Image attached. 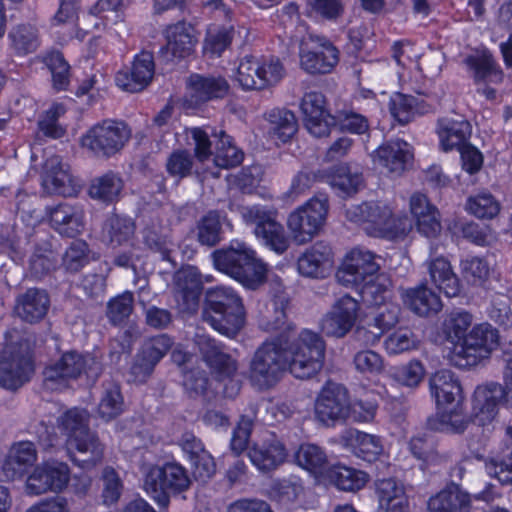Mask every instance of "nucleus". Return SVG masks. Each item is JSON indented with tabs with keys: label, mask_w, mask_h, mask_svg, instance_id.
Listing matches in <instances>:
<instances>
[{
	"label": "nucleus",
	"mask_w": 512,
	"mask_h": 512,
	"mask_svg": "<svg viewBox=\"0 0 512 512\" xmlns=\"http://www.w3.org/2000/svg\"><path fill=\"white\" fill-rule=\"evenodd\" d=\"M162 35L166 41L161 51L167 59H183L190 56L198 43V33L193 25L178 21L167 25Z\"/></svg>",
	"instance_id": "obj_21"
},
{
	"label": "nucleus",
	"mask_w": 512,
	"mask_h": 512,
	"mask_svg": "<svg viewBox=\"0 0 512 512\" xmlns=\"http://www.w3.org/2000/svg\"><path fill=\"white\" fill-rule=\"evenodd\" d=\"M50 226L60 235L75 237L85 228V215L81 207L60 203L46 208Z\"/></svg>",
	"instance_id": "obj_27"
},
{
	"label": "nucleus",
	"mask_w": 512,
	"mask_h": 512,
	"mask_svg": "<svg viewBox=\"0 0 512 512\" xmlns=\"http://www.w3.org/2000/svg\"><path fill=\"white\" fill-rule=\"evenodd\" d=\"M339 61V51L329 41L310 36L299 48L300 67L309 74L330 73Z\"/></svg>",
	"instance_id": "obj_15"
},
{
	"label": "nucleus",
	"mask_w": 512,
	"mask_h": 512,
	"mask_svg": "<svg viewBox=\"0 0 512 512\" xmlns=\"http://www.w3.org/2000/svg\"><path fill=\"white\" fill-rule=\"evenodd\" d=\"M267 135L276 145L289 142L298 129L293 112L285 108H273L266 114Z\"/></svg>",
	"instance_id": "obj_40"
},
{
	"label": "nucleus",
	"mask_w": 512,
	"mask_h": 512,
	"mask_svg": "<svg viewBox=\"0 0 512 512\" xmlns=\"http://www.w3.org/2000/svg\"><path fill=\"white\" fill-rule=\"evenodd\" d=\"M42 185L47 192L65 197L75 195L78 190V185L70 175L68 166L62 163L59 156H51L45 160Z\"/></svg>",
	"instance_id": "obj_28"
},
{
	"label": "nucleus",
	"mask_w": 512,
	"mask_h": 512,
	"mask_svg": "<svg viewBox=\"0 0 512 512\" xmlns=\"http://www.w3.org/2000/svg\"><path fill=\"white\" fill-rule=\"evenodd\" d=\"M195 341L205 362L216 374L215 377L218 381H224L236 372V361L224 351L215 339L205 334H198Z\"/></svg>",
	"instance_id": "obj_26"
},
{
	"label": "nucleus",
	"mask_w": 512,
	"mask_h": 512,
	"mask_svg": "<svg viewBox=\"0 0 512 512\" xmlns=\"http://www.w3.org/2000/svg\"><path fill=\"white\" fill-rule=\"evenodd\" d=\"M473 315L463 309L447 313L442 321L440 330L444 339L455 348L468 334L472 327Z\"/></svg>",
	"instance_id": "obj_45"
},
{
	"label": "nucleus",
	"mask_w": 512,
	"mask_h": 512,
	"mask_svg": "<svg viewBox=\"0 0 512 512\" xmlns=\"http://www.w3.org/2000/svg\"><path fill=\"white\" fill-rule=\"evenodd\" d=\"M400 297L403 305L420 317L435 315L443 307L439 295L428 288L426 283L402 289Z\"/></svg>",
	"instance_id": "obj_33"
},
{
	"label": "nucleus",
	"mask_w": 512,
	"mask_h": 512,
	"mask_svg": "<svg viewBox=\"0 0 512 512\" xmlns=\"http://www.w3.org/2000/svg\"><path fill=\"white\" fill-rule=\"evenodd\" d=\"M505 445L509 449V453L498 461L494 458L485 463L487 473L502 484L512 483V426L506 428Z\"/></svg>",
	"instance_id": "obj_57"
},
{
	"label": "nucleus",
	"mask_w": 512,
	"mask_h": 512,
	"mask_svg": "<svg viewBox=\"0 0 512 512\" xmlns=\"http://www.w3.org/2000/svg\"><path fill=\"white\" fill-rule=\"evenodd\" d=\"M11 47L18 55H26L39 46L38 29L32 24H20L9 33Z\"/></svg>",
	"instance_id": "obj_54"
},
{
	"label": "nucleus",
	"mask_w": 512,
	"mask_h": 512,
	"mask_svg": "<svg viewBox=\"0 0 512 512\" xmlns=\"http://www.w3.org/2000/svg\"><path fill=\"white\" fill-rule=\"evenodd\" d=\"M171 347L172 340L165 334L147 340L131 368L134 380L143 382L152 373L155 365L165 356Z\"/></svg>",
	"instance_id": "obj_29"
},
{
	"label": "nucleus",
	"mask_w": 512,
	"mask_h": 512,
	"mask_svg": "<svg viewBox=\"0 0 512 512\" xmlns=\"http://www.w3.org/2000/svg\"><path fill=\"white\" fill-rule=\"evenodd\" d=\"M49 299L44 291L30 289L18 298L15 312L26 322H36L42 319L48 309Z\"/></svg>",
	"instance_id": "obj_46"
},
{
	"label": "nucleus",
	"mask_w": 512,
	"mask_h": 512,
	"mask_svg": "<svg viewBox=\"0 0 512 512\" xmlns=\"http://www.w3.org/2000/svg\"><path fill=\"white\" fill-rule=\"evenodd\" d=\"M124 10L123 0H98L83 15V20L92 22L96 31H107L112 25L124 22Z\"/></svg>",
	"instance_id": "obj_37"
},
{
	"label": "nucleus",
	"mask_w": 512,
	"mask_h": 512,
	"mask_svg": "<svg viewBox=\"0 0 512 512\" xmlns=\"http://www.w3.org/2000/svg\"><path fill=\"white\" fill-rule=\"evenodd\" d=\"M294 461L319 483L322 482L330 467L328 456L324 449L311 443H303L297 448L294 452Z\"/></svg>",
	"instance_id": "obj_42"
},
{
	"label": "nucleus",
	"mask_w": 512,
	"mask_h": 512,
	"mask_svg": "<svg viewBox=\"0 0 512 512\" xmlns=\"http://www.w3.org/2000/svg\"><path fill=\"white\" fill-rule=\"evenodd\" d=\"M324 357L325 343L317 333L303 329L297 335H281L255 350L248 378L259 389L275 385L287 369L296 378H309L322 368Z\"/></svg>",
	"instance_id": "obj_1"
},
{
	"label": "nucleus",
	"mask_w": 512,
	"mask_h": 512,
	"mask_svg": "<svg viewBox=\"0 0 512 512\" xmlns=\"http://www.w3.org/2000/svg\"><path fill=\"white\" fill-rule=\"evenodd\" d=\"M241 217L246 224L254 225L256 239L277 254L284 253L290 244L283 225L277 221V210L263 205L242 207Z\"/></svg>",
	"instance_id": "obj_8"
},
{
	"label": "nucleus",
	"mask_w": 512,
	"mask_h": 512,
	"mask_svg": "<svg viewBox=\"0 0 512 512\" xmlns=\"http://www.w3.org/2000/svg\"><path fill=\"white\" fill-rule=\"evenodd\" d=\"M38 459L36 446L31 441H18L8 449L2 463L1 472L5 480L15 481L27 477Z\"/></svg>",
	"instance_id": "obj_22"
},
{
	"label": "nucleus",
	"mask_w": 512,
	"mask_h": 512,
	"mask_svg": "<svg viewBox=\"0 0 512 512\" xmlns=\"http://www.w3.org/2000/svg\"><path fill=\"white\" fill-rule=\"evenodd\" d=\"M33 372L30 355L13 354L5 349L0 359V386L16 390L30 379Z\"/></svg>",
	"instance_id": "obj_23"
},
{
	"label": "nucleus",
	"mask_w": 512,
	"mask_h": 512,
	"mask_svg": "<svg viewBox=\"0 0 512 512\" xmlns=\"http://www.w3.org/2000/svg\"><path fill=\"white\" fill-rule=\"evenodd\" d=\"M460 272L468 283L487 287L492 280H499V275L490 259L485 256L466 255L460 261Z\"/></svg>",
	"instance_id": "obj_41"
},
{
	"label": "nucleus",
	"mask_w": 512,
	"mask_h": 512,
	"mask_svg": "<svg viewBox=\"0 0 512 512\" xmlns=\"http://www.w3.org/2000/svg\"><path fill=\"white\" fill-rule=\"evenodd\" d=\"M389 107L393 118L401 124L408 123L415 115L426 112L420 107L417 98L402 93H396L391 97Z\"/></svg>",
	"instance_id": "obj_56"
},
{
	"label": "nucleus",
	"mask_w": 512,
	"mask_h": 512,
	"mask_svg": "<svg viewBox=\"0 0 512 512\" xmlns=\"http://www.w3.org/2000/svg\"><path fill=\"white\" fill-rule=\"evenodd\" d=\"M187 102L199 105L203 102L223 98L229 91L228 82L222 77L191 75L186 83Z\"/></svg>",
	"instance_id": "obj_32"
},
{
	"label": "nucleus",
	"mask_w": 512,
	"mask_h": 512,
	"mask_svg": "<svg viewBox=\"0 0 512 512\" xmlns=\"http://www.w3.org/2000/svg\"><path fill=\"white\" fill-rule=\"evenodd\" d=\"M418 337L407 328H400L389 334L384 340V349L388 355H399L418 349Z\"/></svg>",
	"instance_id": "obj_59"
},
{
	"label": "nucleus",
	"mask_w": 512,
	"mask_h": 512,
	"mask_svg": "<svg viewBox=\"0 0 512 512\" xmlns=\"http://www.w3.org/2000/svg\"><path fill=\"white\" fill-rule=\"evenodd\" d=\"M155 72L153 56L149 52H141L135 56L129 71H120L116 75V84L127 92H139L152 80Z\"/></svg>",
	"instance_id": "obj_30"
},
{
	"label": "nucleus",
	"mask_w": 512,
	"mask_h": 512,
	"mask_svg": "<svg viewBox=\"0 0 512 512\" xmlns=\"http://www.w3.org/2000/svg\"><path fill=\"white\" fill-rule=\"evenodd\" d=\"M248 456L259 471L269 472L285 461L287 452L275 434L267 433L250 447Z\"/></svg>",
	"instance_id": "obj_25"
},
{
	"label": "nucleus",
	"mask_w": 512,
	"mask_h": 512,
	"mask_svg": "<svg viewBox=\"0 0 512 512\" xmlns=\"http://www.w3.org/2000/svg\"><path fill=\"white\" fill-rule=\"evenodd\" d=\"M379 257L364 247H354L346 253L337 270V280L347 287H356L379 273Z\"/></svg>",
	"instance_id": "obj_14"
},
{
	"label": "nucleus",
	"mask_w": 512,
	"mask_h": 512,
	"mask_svg": "<svg viewBox=\"0 0 512 512\" xmlns=\"http://www.w3.org/2000/svg\"><path fill=\"white\" fill-rule=\"evenodd\" d=\"M135 224L129 217L113 215L103 227V239L112 248L129 246V250L118 254L114 263L123 268L136 269L137 263L146 256V249L133 242Z\"/></svg>",
	"instance_id": "obj_12"
},
{
	"label": "nucleus",
	"mask_w": 512,
	"mask_h": 512,
	"mask_svg": "<svg viewBox=\"0 0 512 512\" xmlns=\"http://www.w3.org/2000/svg\"><path fill=\"white\" fill-rule=\"evenodd\" d=\"M326 182L339 193L350 195L358 191L363 179L360 173L352 172L347 165H339L326 175Z\"/></svg>",
	"instance_id": "obj_52"
},
{
	"label": "nucleus",
	"mask_w": 512,
	"mask_h": 512,
	"mask_svg": "<svg viewBox=\"0 0 512 512\" xmlns=\"http://www.w3.org/2000/svg\"><path fill=\"white\" fill-rule=\"evenodd\" d=\"M360 305L356 299L344 295L337 299L320 321L321 331L329 337L343 338L355 326Z\"/></svg>",
	"instance_id": "obj_17"
},
{
	"label": "nucleus",
	"mask_w": 512,
	"mask_h": 512,
	"mask_svg": "<svg viewBox=\"0 0 512 512\" xmlns=\"http://www.w3.org/2000/svg\"><path fill=\"white\" fill-rule=\"evenodd\" d=\"M233 35L232 27L212 25L208 28L203 50L206 54L220 56L230 45Z\"/></svg>",
	"instance_id": "obj_64"
},
{
	"label": "nucleus",
	"mask_w": 512,
	"mask_h": 512,
	"mask_svg": "<svg viewBox=\"0 0 512 512\" xmlns=\"http://www.w3.org/2000/svg\"><path fill=\"white\" fill-rule=\"evenodd\" d=\"M500 342L498 330L488 322H481L471 327L466 337L455 348H451L448 358L450 363L465 369L479 365L490 358Z\"/></svg>",
	"instance_id": "obj_6"
},
{
	"label": "nucleus",
	"mask_w": 512,
	"mask_h": 512,
	"mask_svg": "<svg viewBox=\"0 0 512 512\" xmlns=\"http://www.w3.org/2000/svg\"><path fill=\"white\" fill-rule=\"evenodd\" d=\"M375 493L382 512H410L403 484L394 478L378 480Z\"/></svg>",
	"instance_id": "obj_38"
},
{
	"label": "nucleus",
	"mask_w": 512,
	"mask_h": 512,
	"mask_svg": "<svg viewBox=\"0 0 512 512\" xmlns=\"http://www.w3.org/2000/svg\"><path fill=\"white\" fill-rule=\"evenodd\" d=\"M123 411L124 399L119 385L114 382L105 384L98 404V416L105 421H110Z\"/></svg>",
	"instance_id": "obj_50"
},
{
	"label": "nucleus",
	"mask_w": 512,
	"mask_h": 512,
	"mask_svg": "<svg viewBox=\"0 0 512 512\" xmlns=\"http://www.w3.org/2000/svg\"><path fill=\"white\" fill-rule=\"evenodd\" d=\"M429 389L435 400L436 408L465 400L462 384L455 373L441 369L433 373L429 379Z\"/></svg>",
	"instance_id": "obj_31"
},
{
	"label": "nucleus",
	"mask_w": 512,
	"mask_h": 512,
	"mask_svg": "<svg viewBox=\"0 0 512 512\" xmlns=\"http://www.w3.org/2000/svg\"><path fill=\"white\" fill-rule=\"evenodd\" d=\"M69 481L70 469L66 463L58 460L43 461L27 475L25 493L28 496L61 493L68 487Z\"/></svg>",
	"instance_id": "obj_13"
},
{
	"label": "nucleus",
	"mask_w": 512,
	"mask_h": 512,
	"mask_svg": "<svg viewBox=\"0 0 512 512\" xmlns=\"http://www.w3.org/2000/svg\"><path fill=\"white\" fill-rule=\"evenodd\" d=\"M202 317L215 331L234 337L245 325L246 312L241 297L234 289L217 286L207 292Z\"/></svg>",
	"instance_id": "obj_5"
},
{
	"label": "nucleus",
	"mask_w": 512,
	"mask_h": 512,
	"mask_svg": "<svg viewBox=\"0 0 512 512\" xmlns=\"http://www.w3.org/2000/svg\"><path fill=\"white\" fill-rule=\"evenodd\" d=\"M260 58L253 55H245L239 60L233 74L234 80L244 90H256L257 78L260 77Z\"/></svg>",
	"instance_id": "obj_58"
},
{
	"label": "nucleus",
	"mask_w": 512,
	"mask_h": 512,
	"mask_svg": "<svg viewBox=\"0 0 512 512\" xmlns=\"http://www.w3.org/2000/svg\"><path fill=\"white\" fill-rule=\"evenodd\" d=\"M427 270L432 284L447 297H455L459 294V279L446 258L439 256L430 259L427 261Z\"/></svg>",
	"instance_id": "obj_44"
},
{
	"label": "nucleus",
	"mask_w": 512,
	"mask_h": 512,
	"mask_svg": "<svg viewBox=\"0 0 512 512\" xmlns=\"http://www.w3.org/2000/svg\"><path fill=\"white\" fill-rule=\"evenodd\" d=\"M345 447L358 458L375 462L384 454V444L381 437L356 429L345 430L340 436Z\"/></svg>",
	"instance_id": "obj_34"
},
{
	"label": "nucleus",
	"mask_w": 512,
	"mask_h": 512,
	"mask_svg": "<svg viewBox=\"0 0 512 512\" xmlns=\"http://www.w3.org/2000/svg\"><path fill=\"white\" fill-rule=\"evenodd\" d=\"M314 414L319 422L327 426L348 419L349 397L345 387L328 382L315 400Z\"/></svg>",
	"instance_id": "obj_16"
},
{
	"label": "nucleus",
	"mask_w": 512,
	"mask_h": 512,
	"mask_svg": "<svg viewBox=\"0 0 512 512\" xmlns=\"http://www.w3.org/2000/svg\"><path fill=\"white\" fill-rule=\"evenodd\" d=\"M501 208L500 201L487 190L469 196L465 204V210L478 219H494L499 215Z\"/></svg>",
	"instance_id": "obj_49"
},
{
	"label": "nucleus",
	"mask_w": 512,
	"mask_h": 512,
	"mask_svg": "<svg viewBox=\"0 0 512 512\" xmlns=\"http://www.w3.org/2000/svg\"><path fill=\"white\" fill-rule=\"evenodd\" d=\"M288 297L281 292L275 295L267 304L266 312L262 316L260 327L267 331H277L284 329L286 326V306Z\"/></svg>",
	"instance_id": "obj_53"
},
{
	"label": "nucleus",
	"mask_w": 512,
	"mask_h": 512,
	"mask_svg": "<svg viewBox=\"0 0 512 512\" xmlns=\"http://www.w3.org/2000/svg\"><path fill=\"white\" fill-rule=\"evenodd\" d=\"M333 253L329 246L316 243L297 261L299 273L306 277L323 278L332 271Z\"/></svg>",
	"instance_id": "obj_36"
},
{
	"label": "nucleus",
	"mask_w": 512,
	"mask_h": 512,
	"mask_svg": "<svg viewBox=\"0 0 512 512\" xmlns=\"http://www.w3.org/2000/svg\"><path fill=\"white\" fill-rule=\"evenodd\" d=\"M210 281L208 278L203 279L198 269L194 266H187L179 270L175 274L176 286L184 297L197 299L203 282Z\"/></svg>",
	"instance_id": "obj_62"
},
{
	"label": "nucleus",
	"mask_w": 512,
	"mask_h": 512,
	"mask_svg": "<svg viewBox=\"0 0 512 512\" xmlns=\"http://www.w3.org/2000/svg\"><path fill=\"white\" fill-rule=\"evenodd\" d=\"M435 419L430 423L433 429L450 433L462 434L470 424L473 422L474 417L472 413L469 415L466 412L465 400L454 402L443 407L436 408Z\"/></svg>",
	"instance_id": "obj_35"
},
{
	"label": "nucleus",
	"mask_w": 512,
	"mask_h": 512,
	"mask_svg": "<svg viewBox=\"0 0 512 512\" xmlns=\"http://www.w3.org/2000/svg\"><path fill=\"white\" fill-rule=\"evenodd\" d=\"M435 132L439 147L444 152L458 150L472 134V126L463 116H444L438 119Z\"/></svg>",
	"instance_id": "obj_24"
},
{
	"label": "nucleus",
	"mask_w": 512,
	"mask_h": 512,
	"mask_svg": "<svg viewBox=\"0 0 512 512\" xmlns=\"http://www.w3.org/2000/svg\"><path fill=\"white\" fill-rule=\"evenodd\" d=\"M243 160V153L233 145L232 139L224 132L220 133L219 143L216 147L213 163L219 168H231L240 164Z\"/></svg>",
	"instance_id": "obj_63"
},
{
	"label": "nucleus",
	"mask_w": 512,
	"mask_h": 512,
	"mask_svg": "<svg viewBox=\"0 0 512 512\" xmlns=\"http://www.w3.org/2000/svg\"><path fill=\"white\" fill-rule=\"evenodd\" d=\"M122 189V179L117 174L109 172L92 181L89 195L93 199L111 203L119 197Z\"/></svg>",
	"instance_id": "obj_51"
},
{
	"label": "nucleus",
	"mask_w": 512,
	"mask_h": 512,
	"mask_svg": "<svg viewBox=\"0 0 512 512\" xmlns=\"http://www.w3.org/2000/svg\"><path fill=\"white\" fill-rule=\"evenodd\" d=\"M472 496L457 485H451L428 501L430 512H471Z\"/></svg>",
	"instance_id": "obj_39"
},
{
	"label": "nucleus",
	"mask_w": 512,
	"mask_h": 512,
	"mask_svg": "<svg viewBox=\"0 0 512 512\" xmlns=\"http://www.w3.org/2000/svg\"><path fill=\"white\" fill-rule=\"evenodd\" d=\"M371 157L374 166L382 172L400 175L412 163L414 152L408 142L393 139L375 149Z\"/></svg>",
	"instance_id": "obj_19"
},
{
	"label": "nucleus",
	"mask_w": 512,
	"mask_h": 512,
	"mask_svg": "<svg viewBox=\"0 0 512 512\" xmlns=\"http://www.w3.org/2000/svg\"><path fill=\"white\" fill-rule=\"evenodd\" d=\"M98 371L99 363L93 356L69 351L46 366L43 372L44 385L51 391L61 390L69 380L77 379L82 374L91 377Z\"/></svg>",
	"instance_id": "obj_11"
},
{
	"label": "nucleus",
	"mask_w": 512,
	"mask_h": 512,
	"mask_svg": "<svg viewBox=\"0 0 512 512\" xmlns=\"http://www.w3.org/2000/svg\"><path fill=\"white\" fill-rule=\"evenodd\" d=\"M368 306H381L392 299V282L384 273H378L372 279L355 287Z\"/></svg>",
	"instance_id": "obj_48"
},
{
	"label": "nucleus",
	"mask_w": 512,
	"mask_h": 512,
	"mask_svg": "<svg viewBox=\"0 0 512 512\" xmlns=\"http://www.w3.org/2000/svg\"><path fill=\"white\" fill-rule=\"evenodd\" d=\"M88 421L89 413L85 409L73 408L58 418L57 426L41 424L36 433L44 448L55 447L64 438L71 460L82 468H89L102 459L103 446L88 429Z\"/></svg>",
	"instance_id": "obj_2"
},
{
	"label": "nucleus",
	"mask_w": 512,
	"mask_h": 512,
	"mask_svg": "<svg viewBox=\"0 0 512 512\" xmlns=\"http://www.w3.org/2000/svg\"><path fill=\"white\" fill-rule=\"evenodd\" d=\"M130 137L131 130L123 121L105 119L90 127L80 144L96 156L109 158L119 153Z\"/></svg>",
	"instance_id": "obj_10"
},
{
	"label": "nucleus",
	"mask_w": 512,
	"mask_h": 512,
	"mask_svg": "<svg viewBox=\"0 0 512 512\" xmlns=\"http://www.w3.org/2000/svg\"><path fill=\"white\" fill-rule=\"evenodd\" d=\"M329 212L325 196H314L293 210L287 218L291 238L297 244L310 242L324 227Z\"/></svg>",
	"instance_id": "obj_9"
},
{
	"label": "nucleus",
	"mask_w": 512,
	"mask_h": 512,
	"mask_svg": "<svg viewBox=\"0 0 512 512\" xmlns=\"http://www.w3.org/2000/svg\"><path fill=\"white\" fill-rule=\"evenodd\" d=\"M467 67L473 71L477 83H500L503 80V72L495 63L493 56L487 50L477 52L465 59Z\"/></svg>",
	"instance_id": "obj_47"
},
{
	"label": "nucleus",
	"mask_w": 512,
	"mask_h": 512,
	"mask_svg": "<svg viewBox=\"0 0 512 512\" xmlns=\"http://www.w3.org/2000/svg\"><path fill=\"white\" fill-rule=\"evenodd\" d=\"M183 386L188 397L202 401L209 399L215 390L212 382L206 377L205 372L199 369L184 371Z\"/></svg>",
	"instance_id": "obj_55"
},
{
	"label": "nucleus",
	"mask_w": 512,
	"mask_h": 512,
	"mask_svg": "<svg viewBox=\"0 0 512 512\" xmlns=\"http://www.w3.org/2000/svg\"><path fill=\"white\" fill-rule=\"evenodd\" d=\"M51 72L52 85L58 91L66 90L70 83V65L58 51L49 52L43 59Z\"/></svg>",
	"instance_id": "obj_60"
},
{
	"label": "nucleus",
	"mask_w": 512,
	"mask_h": 512,
	"mask_svg": "<svg viewBox=\"0 0 512 512\" xmlns=\"http://www.w3.org/2000/svg\"><path fill=\"white\" fill-rule=\"evenodd\" d=\"M142 473L144 490L160 506L169 503V494L183 492L190 486L187 471L178 463L145 465Z\"/></svg>",
	"instance_id": "obj_7"
},
{
	"label": "nucleus",
	"mask_w": 512,
	"mask_h": 512,
	"mask_svg": "<svg viewBox=\"0 0 512 512\" xmlns=\"http://www.w3.org/2000/svg\"><path fill=\"white\" fill-rule=\"evenodd\" d=\"M503 393V385L497 382L476 386L471 396V411L479 426L488 427L497 419Z\"/></svg>",
	"instance_id": "obj_18"
},
{
	"label": "nucleus",
	"mask_w": 512,
	"mask_h": 512,
	"mask_svg": "<svg viewBox=\"0 0 512 512\" xmlns=\"http://www.w3.org/2000/svg\"><path fill=\"white\" fill-rule=\"evenodd\" d=\"M300 109L303 114L304 125L311 135L315 137L329 135L336 119L327 110L326 99L322 93L312 91L304 94Z\"/></svg>",
	"instance_id": "obj_20"
},
{
	"label": "nucleus",
	"mask_w": 512,
	"mask_h": 512,
	"mask_svg": "<svg viewBox=\"0 0 512 512\" xmlns=\"http://www.w3.org/2000/svg\"><path fill=\"white\" fill-rule=\"evenodd\" d=\"M346 219L362 226L373 237L402 240L412 230L406 215H396L391 202L367 201L346 209Z\"/></svg>",
	"instance_id": "obj_3"
},
{
	"label": "nucleus",
	"mask_w": 512,
	"mask_h": 512,
	"mask_svg": "<svg viewBox=\"0 0 512 512\" xmlns=\"http://www.w3.org/2000/svg\"><path fill=\"white\" fill-rule=\"evenodd\" d=\"M369 476L362 470L342 464L330 465L321 483L330 484L339 490L354 492L367 484Z\"/></svg>",
	"instance_id": "obj_43"
},
{
	"label": "nucleus",
	"mask_w": 512,
	"mask_h": 512,
	"mask_svg": "<svg viewBox=\"0 0 512 512\" xmlns=\"http://www.w3.org/2000/svg\"><path fill=\"white\" fill-rule=\"evenodd\" d=\"M215 268L235 279L249 289H256L264 283L267 265L257 257L255 250L247 243L232 240L228 247L212 254Z\"/></svg>",
	"instance_id": "obj_4"
},
{
	"label": "nucleus",
	"mask_w": 512,
	"mask_h": 512,
	"mask_svg": "<svg viewBox=\"0 0 512 512\" xmlns=\"http://www.w3.org/2000/svg\"><path fill=\"white\" fill-rule=\"evenodd\" d=\"M227 222L231 226L226 217H223L216 211L208 212L199 222L198 239L203 245L213 246L220 240V230L222 223Z\"/></svg>",
	"instance_id": "obj_61"
}]
</instances>
